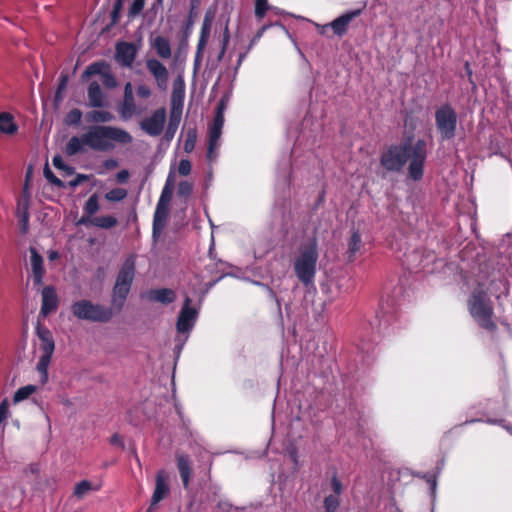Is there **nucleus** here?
<instances>
[{"mask_svg": "<svg viewBox=\"0 0 512 512\" xmlns=\"http://www.w3.org/2000/svg\"><path fill=\"white\" fill-rule=\"evenodd\" d=\"M426 142L418 140L414 145L401 144L390 146L380 158L381 166L391 172H399L410 160L409 176L419 180L423 176V166L426 160Z\"/></svg>", "mask_w": 512, "mask_h": 512, "instance_id": "1", "label": "nucleus"}, {"mask_svg": "<svg viewBox=\"0 0 512 512\" xmlns=\"http://www.w3.org/2000/svg\"><path fill=\"white\" fill-rule=\"evenodd\" d=\"M132 140L130 133L115 126L95 125L85 132L86 146L94 151H111L115 143L129 144Z\"/></svg>", "mask_w": 512, "mask_h": 512, "instance_id": "2", "label": "nucleus"}, {"mask_svg": "<svg viewBox=\"0 0 512 512\" xmlns=\"http://www.w3.org/2000/svg\"><path fill=\"white\" fill-rule=\"evenodd\" d=\"M468 310L472 318L482 328L489 331H493L496 328L493 320V305L485 291L481 289L473 291L468 299Z\"/></svg>", "mask_w": 512, "mask_h": 512, "instance_id": "3", "label": "nucleus"}, {"mask_svg": "<svg viewBox=\"0 0 512 512\" xmlns=\"http://www.w3.org/2000/svg\"><path fill=\"white\" fill-rule=\"evenodd\" d=\"M135 275V259L128 257L122 264L113 288L112 305L118 310L122 309L129 294Z\"/></svg>", "mask_w": 512, "mask_h": 512, "instance_id": "4", "label": "nucleus"}, {"mask_svg": "<svg viewBox=\"0 0 512 512\" xmlns=\"http://www.w3.org/2000/svg\"><path fill=\"white\" fill-rule=\"evenodd\" d=\"M318 252L316 243L303 248L294 261V270L298 279L308 285L314 281Z\"/></svg>", "mask_w": 512, "mask_h": 512, "instance_id": "5", "label": "nucleus"}, {"mask_svg": "<svg viewBox=\"0 0 512 512\" xmlns=\"http://www.w3.org/2000/svg\"><path fill=\"white\" fill-rule=\"evenodd\" d=\"M71 311L79 320L103 323L110 321L114 314L110 307L86 299L75 301L71 305Z\"/></svg>", "mask_w": 512, "mask_h": 512, "instance_id": "6", "label": "nucleus"}, {"mask_svg": "<svg viewBox=\"0 0 512 512\" xmlns=\"http://www.w3.org/2000/svg\"><path fill=\"white\" fill-rule=\"evenodd\" d=\"M458 117L457 113L448 104L440 106L435 112V124L442 140L455 137Z\"/></svg>", "mask_w": 512, "mask_h": 512, "instance_id": "7", "label": "nucleus"}, {"mask_svg": "<svg viewBox=\"0 0 512 512\" xmlns=\"http://www.w3.org/2000/svg\"><path fill=\"white\" fill-rule=\"evenodd\" d=\"M190 302L187 297L177 319L176 329L181 334L189 333L198 317L197 310L190 306Z\"/></svg>", "mask_w": 512, "mask_h": 512, "instance_id": "8", "label": "nucleus"}, {"mask_svg": "<svg viewBox=\"0 0 512 512\" xmlns=\"http://www.w3.org/2000/svg\"><path fill=\"white\" fill-rule=\"evenodd\" d=\"M166 121V111L164 108L157 109L153 114L140 123L141 129L150 136H159L164 128Z\"/></svg>", "mask_w": 512, "mask_h": 512, "instance_id": "9", "label": "nucleus"}, {"mask_svg": "<svg viewBox=\"0 0 512 512\" xmlns=\"http://www.w3.org/2000/svg\"><path fill=\"white\" fill-rule=\"evenodd\" d=\"M146 67L154 77L157 86L161 90H166L168 85L169 72L165 65L158 59L150 58L146 60Z\"/></svg>", "mask_w": 512, "mask_h": 512, "instance_id": "10", "label": "nucleus"}, {"mask_svg": "<svg viewBox=\"0 0 512 512\" xmlns=\"http://www.w3.org/2000/svg\"><path fill=\"white\" fill-rule=\"evenodd\" d=\"M169 482V474L165 470L158 471L155 479V489L152 495L151 505L158 504L169 495Z\"/></svg>", "mask_w": 512, "mask_h": 512, "instance_id": "11", "label": "nucleus"}, {"mask_svg": "<svg viewBox=\"0 0 512 512\" xmlns=\"http://www.w3.org/2000/svg\"><path fill=\"white\" fill-rule=\"evenodd\" d=\"M29 251L31 276L33 278L34 284L40 286L43 284L45 275L44 259L34 247H30Z\"/></svg>", "mask_w": 512, "mask_h": 512, "instance_id": "12", "label": "nucleus"}, {"mask_svg": "<svg viewBox=\"0 0 512 512\" xmlns=\"http://www.w3.org/2000/svg\"><path fill=\"white\" fill-rule=\"evenodd\" d=\"M331 487L333 494L324 498V508L326 512H337L340 505V495L343 492V485L336 475L331 478Z\"/></svg>", "mask_w": 512, "mask_h": 512, "instance_id": "13", "label": "nucleus"}, {"mask_svg": "<svg viewBox=\"0 0 512 512\" xmlns=\"http://www.w3.org/2000/svg\"><path fill=\"white\" fill-rule=\"evenodd\" d=\"M137 48L134 44L120 42L116 45L115 58L123 66L130 67L136 57Z\"/></svg>", "mask_w": 512, "mask_h": 512, "instance_id": "14", "label": "nucleus"}, {"mask_svg": "<svg viewBox=\"0 0 512 512\" xmlns=\"http://www.w3.org/2000/svg\"><path fill=\"white\" fill-rule=\"evenodd\" d=\"M214 17H215L214 12H212L210 10L207 11L204 15V19H203L201 30H200L199 40H198V44H197V53H196L197 59L201 56L202 51L208 42Z\"/></svg>", "mask_w": 512, "mask_h": 512, "instance_id": "15", "label": "nucleus"}, {"mask_svg": "<svg viewBox=\"0 0 512 512\" xmlns=\"http://www.w3.org/2000/svg\"><path fill=\"white\" fill-rule=\"evenodd\" d=\"M360 14V9L344 13L343 15L337 17L334 21L330 23V28L333 30L335 35L341 37L347 32L351 21L358 17Z\"/></svg>", "mask_w": 512, "mask_h": 512, "instance_id": "16", "label": "nucleus"}, {"mask_svg": "<svg viewBox=\"0 0 512 512\" xmlns=\"http://www.w3.org/2000/svg\"><path fill=\"white\" fill-rule=\"evenodd\" d=\"M222 128L212 127L209 128V140L207 149V160L212 163L219 155V148L221 146Z\"/></svg>", "mask_w": 512, "mask_h": 512, "instance_id": "17", "label": "nucleus"}, {"mask_svg": "<svg viewBox=\"0 0 512 512\" xmlns=\"http://www.w3.org/2000/svg\"><path fill=\"white\" fill-rule=\"evenodd\" d=\"M58 307V296L53 286H46L42 290L41 313L47 316Z\"/></svg>", "mask_w": 512, "mask_h": 512, "instance_id": "18", "label": "nucleus"}, {"mask_svg": "<svg viewBox=\"0 0 512 512\" xmlns=\"http://www.w3.org/2000/svg\"><path fill=\"white\" fill-rule=\"evenodd\" d=\"M29 195L27 193V186L24 187L23 196L18 200L16 216L19 219L21 230L23 233H26L28 230V221H29Z\"/></svg>", "mask_w": 512, "mask_h": 512, "instance_id": "19", "label": "nucleus"}, {"mask_svg": "<svg viewBox=\"0 0 512 512\" xmlns=\"http://www.w3.org/2000/svg\"><path fill=\"white\" fill-rule=\"evenodd\" d=\"M136 112L134 98H133V88L130 82L126 83L124 87V100L121 108V115L123 118L127 119L132 117Z\"/></svg>", "mask_w": 512, "mask_h": 512, "instance_id": "20", "label": "nucleus"}, {"mask_svg": "<svg viewBox=\"0 0 512 512\" xmlns=\"http://www.w3.org/2000/svg\"><path fill=\"white\" fill-rule=\"evenodd\" d=\"M151 47L156 54L162 59H169L172 55V49L168 38L158 35L151 39Z\"/></svg>", "mask_w": 512, "mask_h": 512, "instance_id": "21", "label": "nucleus"}, {"mask_svg": "<svg viewBox=\"0 0 512 512\" xmlns=\"http://www.w3.org/2000/svg\"><path fill=\"white\" fill-rule=\"evenodd\" d=\"M185 97V83L181 76L177 77L173 83L171 96V108L182 110Z\"/></svg>", "mask_w": 512, "mask_h": 512, "instance_id": "22", "label": "nucleus"}, {"mask_svg": "<svg viewBox=\"0 0 512 512\" xmlns=\"http://www.w3.org/2000/svg\"><path fill=\"white\" fill-rule=\"evenodd\" d=\"M88 99L91 107L99 108L106 104V97L97 82H91L88 87Z\"/></svg>", "mask_w": 512, "mask_h": 512, "instance_id": "23", "label": "nucleus"}, {"mask_svg": "<svg viewBox=\"0 0 512 512\" xmlns=\"http://www.w3.org/2000/svg\"><path fill=\"white\" fill-rule=\"evenodd\" d=\"M169 206L157 204L153 220V237H156L164 229L168 216Z\"/></svg>", "mask_w": 512, "mask_h": 512, "instance_id": "24", "label": "nucleus"}, {"mask_svg": "<svg viewBox=\"0 0 512 512\" xmlns=\"http://www.w3.org/2000/svg\"><path fill=\"white\" fill-rule=\"evenodd\" d=\"M148 299L162 304H169L175 301L176 294L168 288L153 289L148 292Z\"/></svg>", "mask_w": 512, "mask_h": 512, "instance_id": "25", "label": "nucleus"}, {"mask_svg": "<svg viewBox=\"0 0 512 512\" xmlns=\"http://www.w3.org/2000/svg\"><path fill=\"white\" fill-rule=\"evenodd\" d=\"M177 467L179 470V474L181 480L183 482L184 488H188L190 478L192 475L191 463L186 455H178L177 456Z\"/></svg>", "mask_w": 512, "mask_h": 512, "instance_id": "26", "label": "nucleus"}, {"mask_svg": "<svg viewBox=\"0 0 512 512\" xmlns=\"http://www.w3.org/2000/svg\"><path fill=\"white\" fill-rule=\"evenodd\" d=\"M37 335L41 341L40 349L42 354L53 355L55 344L51 332L48 329H38Z\"/></svg>", "mask_w": 512, "mask_h": 512, "instance_id": "27", "label": "nucleus"}, {"mask_svg": "<svg viewBox=\"0 0 512 512\" xmlns=\"http://www.w3.org/2000/svg\"><path fill=\"white\" fill-rule=\"evenodd\" d=\"M86 146L85 133L80 137L73 136L69 139L65 146V153L68 156L76 155L84 150Z\"/></svg>", "mask_w": 512, "mask_h": 512, "instance_id": "28", "label": "nucleus"}, {"mask_svg": "<svg viewBox=\"0 0 512 512\" xmlns=\"http://www.w3.org/2000/svg\"><path fill=\"white\" fill-rule=\"evenodd\" d=\"M347 246H348V257L349 259H352L355 257V255L360 252V250L363 247V242L361 239V234L359 230L352 229L351 236L347 240Z\"/></svg>", "mask_w": 512, "mask_h": 512, "instance_id": "29", "label": "nucleus"}, {"mask_svg": "<svg viewBox=\"0 0 512 512\" xmlns=\"http://www.w3.org/2000/svg\"><path fill=\"white\" fill-rule=\"evenodd\" d=\"M18 126L14 122V118L10 113H0V132L13 135L17 132Z\"/></svg>", "mask_w": 512, "mask_h": 512, "instance_id": "30", "label": "nucleus"}, {"mask_svg": "<svg viewBox=\"0 0 512 512\" xmlns=\"http://www.w3.org/2000/svg\"><path fill=\"white\" fill-rule=\"evenodd\" d=\"M52 355L42 354L37 363V371L40 374V382L41 384H46L48 382V367L51 361Z\"/></svg>", "mask_w": 512, "mask_h": 512, "instance_id": "31", "label": "nucleus"}, {"mask_svg": "<svg viewBox=\"0 0 512 512\" xmlns=\"http://www.w3.org/2000/svg\"><path fill=\"white\" fill-rule=\"evenodd\" d=\"M87 117L93 123H107L114 119V115L105 110H93L88 113Z\"/></svg>", "mask_w": 512, "mask_h": 512, "instance_id": "32", "label": "nucleus"}, {"mask_svg": "<svg viewBox=\"0 0 512 512\" xmlns=\"http://www.w3.org/2000/svg\"><path fill=\"white\" fill-rule=\"evenodd\" d=\"M182 110L171 108L170 120L167 128V136L173 137L181 120Z\"/></svg>", "mask_w": 512, "mask_h": 512, "instance_id": "33", "label": "nucleus"}, {"mask_svg": "<svg viewBox=\"0 0 512 512\" xmlns=\"http://www.w3.org/2000/svg\"><path fill=\"white\" fill-rule=\"evenodd\" d=\"M91 223L99 228L109 229L114 227L117 224V219L114 216L106 215V216H98L95 217Z\"/></svg>", "mask_w": 512, "mask_h": 512, "instance_id": "34", "label": "nucleus"}, {"mask_svg": "<svg viewBox=\"0 0 512 512\" xmlns=\"http://www.w3.org/2000/svg\"><path fill=\"white\" fill-rule=\"evenodd\" d=\"M37 390V387L34 385H26L21 388H19L13 397L14 403H19L27 398H29L33 393H35Z\"/></svg>", "mask_w": 512, "mask_h": 512, "instance_id": "35", "label": "nucleus"}, {"mask_svg": "<svg viewBox=\"0 0 512 512\" xmlns=\"http://www.w3.org/2000/svg\"><path fill=\"white\" fill-rule=\"evenodd\" d=\"M107 68V65L105 62H96L91 65H89L86 70L84 71L82 77L87 78L92 75L100 74L103 75L106 71L104 69Z\"/></svg>", "mask_w": 512, "mask_h": 512, "instance_id": "36", "label": "nucleus"}, {"mask_svg": "<svg viewBox=\"0 0 512 512\" xmlns=\"http://www.w3.org/2000/svg\"><path fill=\"white\" fill-rule=\"evenodd\" d=\"M81 119H82L81 110L75 108L66 114L64 122L66 125H69V126L78 125L81 122Z\"/></svg>", "mask_w": 512, "mask_h": 512, "instance_id": "37", "label": "nucleus"}, {"mask_svg": "<svg viewBox=\"0 0 512 512\" xmlns=\"http://www.w3.org/2000/svg\"><path fill=\"white\" fill-rule=\"evenodd\" d=\"M127 191L123 188H115L105 194V198L111 202H119L126 198Z\"/></svg>", "mask_w": 512, "mask_h": 512, "instance_id": "38", "label": "nucleus"}, {"mask_svg": "<svg viewBox=\"0 0 512 512\" xmlns=\"http://www.w3.org/2000/svg\"><path fill=\"white\" fill-rule=\"evenodd\" d=\"M193 191V184L187 180H183L178 184L177 194L179 197L187 199Z\"/></svg>", "mask_w": 512, "mask_h": 512, "instance_id": "39", "label": "nucleus"}, {"mask_svg": "<svg viewBox=\"0 0 512 512\" xmlns=\"http://www.w3.org/2000/svg\"><path fill=\"white\" fill-rule=\"evenodd\" d=\"M196 139H197L196 131L189 130L187 132L186 140H185L184 146H183L184 151L186 153H190L193 151L195 144H196Z\"/></svg>", "mask_w": 512, "mask_h": 512, "instance_id": "40", "label": "nucleus"}, {"mask_svg": "<svg viewBox=\"0 0 512 512\" xmlns=\"http://www.w3.org/2000/svg\"><path fill=\"white\" fill-rule=\"evenodd\" d=\"M98 209H99V204H98L97 195L90 196L84 206L85 212L89 215H93L98 211Z\"/></svg>", "mask_w": 512, "mask_h": 512, "instance_id": "41", "label": "nucleus"}, {"mask_svg": "<svg viewBox=\"0 0 512 512\" xmlns=\"http://www.w3.org/2000/svg\"><path fill=\"white\" fill-rule=\"evenodd\" d=\"M52 163L55 168L65 171L68 175L74 173V169L71 166L67 165L60 155L54 156L52 159Z\"/></svg>", "mask_w": 512, "mask_h": 512, "instance_id": "42", "label": "nucleus"}, {"mask_svg": "<svg viewBox=\"0 0 512 512\" xmlns=\"http://www.w3.org/2000/svg\"><path fill=\"white\" fill-rule=\"evenodd\" d=\"M90 490H91V483L87 480H83L75 486L74 495L78 498H81Z\"/></svg>", "mask_w": 512, "mask_h": 512, "instance_id": "43", "label": "nucleus"}, {"mask_svg": "<svg viewBox=\"0 0 512 512\" xmlns=\"http://www.w3.org/2000/svg\"><path fill=\"white\" fill-rule=\"evenodd\" d=\"M269 9L268 0H255V15L262 19Z\"/></svg>", "mask_w": 512, "mask_h": 512, "instance_id": "44", "label": "nucleus"}, {"mask_svg": "<svg viewBox=\"0 0 512 512\" xmlns=\"http://www.w3.org/2000/svg\"><path fill=\"white\" fill-rule=\"evenodd\" d=\"M44 176L45 178L52 184H54L55 186L59 187V188H63L65 185L63 183V181H61L59 178H57L53 172L49 169V167L46 165V167L44 168Z\"/></svg>", "mask_w": 512, "mask_h": 512, "instance_id": "45", "label": "nucleus"}, {"mask_svg": "<svg viewBox=\"0 0 512 512\" xmlns=\"http://www.w3.org/2000/svg\"><path fill=\"white\" fill-rule=\"evenodd\" d=\"M172 193H173V189L164 187L157 204L163 205V206H169L171 198H172Z\"/></svg>", "mask_w": 512, "mask_h": 512, "instance_id": "46", "label": "nucleus"}, {"mask_svg": "<svg viewBox=\"0 0 512 512\" xmlns=\"http://www.w3.org/2000/svg\"><path fill=\"white\" fill-rule=\"evenodd\" d=\"M223 109H224V105H223V103H220L218 106L215 118L213 120V123L211 125L212 127L223 128V125H224Z\"/></svg>", "mask_w": 512, "mask_h": 512, "instance_id": "47", "label": "nucleus"}, {"mask_svg": "<svg viewBox=\"0 0 512 512\" xmlns=\"http://www.w3.org/2000/svg\"><path fill=\"white\" fill-rule=\"evenodd\" d=\"M191 162L188 159H182L178 165V173L181 176H187L191 173Z\"/></svg>", "mask_w": 512, "mask_h": 512, "instance_id": "48", "label": "nucleus"}, {"mask_svg": "<svg viewBox=\"0 0 512 512\" xmlns=\"http://www.w3.org/2000/svg\"><path fill=\"white\" fill-rule=\"evenodd\" d=\"M144 5L145 0H134L129 9V15L132 17L138 15L142 11Z\"/></svg>", "mask_w": 512, "mask_h": 512, "instance_id": "49", "label": "nucleus"}, {"mask_svg": "<svg viewBox=\"0 0 512 512\" xmlns=\"http://www.w3.org/2000/svg\"><path fill=\"white\" fill-rule=\"evenodd\" d=\"M102 77H103V84L107 88L116 87V85H117L116 79L110 72L106 71L105 73H103Z\"/></svg>", "mask_w": 512, "mask_h": 512, "instance_id": "50", "label": "nucleus"}, {"mask_svg": "<svg viewBox=\"0 0 512 512\" xmlns=\"http://www.w3.org/2000/svg\"><path fill=\"white\" fill-rule=\"evenodd\" d=\"M229 41H230V32H229L228 22H227L225 25V28H224L223 40H222V50L220 52L219 58H221L224 55Z\"/></svg>", "mask_w": 512, "mask_h": 512, "instance_id": "51", "label": "nucleus"}, {"mask_svg": "<svg viewBox=\"0 0 512 512\" xmlns=\"http://www.w3.org/2000/svg\"><path fill=\"white\" fill-rule=\"evenodd\" d=\"M137 95L141 98H148L151 95V90L146 85H139L137 87Z\"/></svg>", "mask_w": 512, "mask_h": 512, "instance_id": "52", "label": "nucleus"}, {"mask_svg": "<svg viewBox=\"0 0 512 512\" xmlns=\"http://www.w3.org/2000/svg\"><path fill=\"white\" fill-rule=\"evenodd\" d=\"M85 180H87V177L85 175L79 174L74 180H71L69 182V186L75 188Z\"/></svg>", "mask_w": 512, "mask_h": 512, "instance_id": "53", "label": "nucleus"}, {"mask_svg": "<svg viewBox=\"0 0 512 512\" xmlns=\"http://www.w3.org/2000/svg\"><path fill=\"white\" fill-rule=\"evenodd\" d=\"M174 181H175V175H174V172L171 170L168 174V177L166 179V183L164 185V187H168V188H171L173 189L174 188Z\"/></svg>", "mask_w": 512, "mask_h": 512, "instance_id": "54", "label": "nucleus"}, {"mask_svg": "<svg viewBox=\"0 0 512 512\" xmlns=\"http://www.w3.org/2000/svg\"><path fill=\"white\" fill-rule=\"evenodd\" d=\"M129 177V172L127 170H121L117 173V180L121 183L126 182Z\"/></svg>", "mask_w": 512, "mask_h": 512, "instance_id": "55", "label": "nucleus"}, {"mask_svg": "<svg viewBox=\"0 0 512 512\" xmlns=\"http://www.w3.org/2000/svg\"><path fill=\"white\" fill-rule=\"evenodd\" d=\"M110 443L113 445H119L120 447L124 446L123 440L119 434H114L110 439Z\"/></svg>", "mask_w": 512, "mask_h": 512, "instance_id": "56", "label": "nucleus"}, {"mask_svg": "<svg viewBox=\"0 0 512 512\" xmlns=\"http://www.w3.org/2000/svg\"><path fill=\"white\" fill-rule=\"evenodd\" d=\"M66 84H67V78L66 77H62L61 83L59 84V87H58V90H57V94H56L57 97L61 93V91L65 89Z\"/></svg>", "mask_w": 512, "mask_h": 512, "instance_id": "57", "label": "nucleus"}, {"mask_svg": "<svg viewBox=\"0 0 512 512\" xmlns=\"http://www.w3.org/2000/svg\"><path fill=\"white\" fill-rule=\"evenodd\" d=\"M268 26H263L257 33L256 35L254 36V41H258L264 34V32L266 31Z\"/></svg>", "mask_w": 512, "mask_h": 512, "instance_id": "58", "label": "nucleus"}, {"mask_svg": "<svg viewBox=\"0 0 512 512\" xmlns=\"http://www.w3.org/2000/svg\"><path fill=\"white\" fill-rule=\"evenodd\" d=\"M317 28L319 29V32L324 35L326 33V30L330 27V24H326V25H316Z\"/></svg>", "mask_w": 512, "mask_h": 512, "instance_id": "59", "label": "nucleus"}, {"mask_svg": "<svg viewBox=\"0 0 512 512\" xmlns=\"http://www.w3.org/2000/svg\"><path fill=\"white\" fill-rule=\"evenodd\" d=\"M105 165H106V167H108V168H114V167H116V166H117V162H116L115 160H113V159H110V160H107V161L105 162Z\"/></svg>", "mask_w": 512, "mask_h": 512, "instance_id": "60", "label": "nucleus"}, {"mask_svg": "<svg viewBox=\"0 0 512 512\" xmlns=\"http://www.w3.org/2000/svg\"><path fill=\"white\" fill-rule=\"evenodd\" d=\"M58 257V253L56 251H50L49 252V259L55 260Z\"/></svg>", "mask_w": 512, "mask_h": 512, "instance_id": "61", "label": "nucleus"}, {"mask_svg": "<svg viewBox=\"0 0 512 512\" xmlns=\"http://www.w3.org/2000/svg\"><path fill=\"white\" fill-rule=\"evenodd\" d=\"M244 58H245V54H241V55L239 56L238 65H240V64H241V62L243 61V59H244Z\"/></svg>", "mask_w": 512, "mask_h": 512, "instance_id": "62", "label": "nucleus"}, {"mask_svg": "<svg viewBox=\"0 0 512 512\" xmlns=\"http://www.w3.org/2000/svg\"><path fill=\"white\" fill-rule=\"evenodd\" d=\"M257 41H254V38L251 40V43H250V48L256 43Z\"/></svg>", "mask_w": 512, "mask_h": 512, "instance_id": "63", "label": "nucleus"}, {"mask_svg": "<svg viewBox=\"0 0 512 512\" xmlns=\"http://www.w3.org/2000/svg\"><path fill=\"white\" fill-rule=\"evenodd\" d=\"M269 292H270V294H271L273 297H275V295H274V293H273V291H272V290H270V289H269Z\"/></svg>", "mask_w": 512, "mask_h": 512, "instance_id": "64", "label": "nucleus"}]
</instances>
